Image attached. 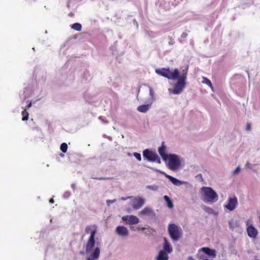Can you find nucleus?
I'll list each match as a JSON object with an SVG mask.
<instances>
[{"label":"nucleus","instance_id":"f257e3e1","mask_svg":"<svg viewBox=\"0 0 260 260\" xmlns=\"http://www.w3.org/2000/svg\"><path fill=\"white\" fill-rule=\"evenodd\" d=\"M187 72L188 67L181 72H179L177 69L171 70L169 68H164V77L173 81L177 80L173 84V87L169 89L170 92L174 94H179L183 91L186 86Z\"/></svg>","mask_w":260,"mask_h":260},{"label":"nucleus","instance_id":"f03ea898","mask_svg":"<svg viewBox=\"0 0 260 260\" xmlns=\"http://www.w3.org/2000/svg\"><path fill=\"white\" fill-rule=\"evenodd\" d=\"M182 158L176 154L166 152V147L164 145V161L166 167L173 172H177L182 168Z\"/></svg>","mask_w":260,"mask_h":260},{"label":"nucleus","instance_id":"7ed1b4c3","mask_svg":"<svg viewBox=\"0 0 260 260\" xmlns=\"http://www.w3.org/2000/svg\"><path fill=\"white\" fill-rule=\"evenodd\" d=\"M85 233L90 235L85 246L86 252L88 253L92 251L95 245V236L97 233L96 225L93 224L87 226L85 229Z\"/></svg>","mask_w":260,"mask_h":260},{"label":"nucleus","instance_id":"20e7f679","mask_svg":"<svg viewBox=\"0 0 260 260\" xmlns=\"http://www.w3.org/2000/svg\"><path fill=\"white\" fill-rule=\"evenodd\" d=\"M200 193L201 199L205 203L213 204L218 200L217 193L210 187H202Z\"/></svg>","mask_w":260,"mask_h":260},{"label":"nucleus","instance_id":"39448f33","mask_svg":"<svg viewBox=\"0 0 260 260\" xmlns=\"http://www.w3.org/2000/svg\"><path fill=\"white\" fill-rule=\"evenodd\" d=\"M168 231L170 238L174 241H177L182 236L181 228L174 223H170L168 225Z\"/></svg>","mask_w":260,"mask_h":260},{"label":"nucleus","instance_id":"423d86ee","mask_svg":"<svg viewBox=\"0 0 260 260\" xmlns=\"http://www.w3.org/2000/svg\"><path fill=\"white\" fill-rule=\"evenodd\" d=\"M143 156L145 158L150 161H157L160 162V159L158 155L149 149H145L143 151Z\"/></svg>","mask_w":260,"mask_h":260},{"label":"nucleus","instance_id":"0eeeda50","mask_svg":"<svg viewBox=\"0 0 260 260\" xmlns=\"http://www.w3.org/2000/svg\"><path fill=\"white\" fill-rule=\"evenodd\" d=\"M238 204L237 198L235 196H233L229 198L228 203L226 205H224V208L230 211H232L237 208Z\"/></svg>","mask_w":260,"mask_h":260},{"label":"nucleus","instance_id":"6e6552de","mask_svg":"<svg viewBox=\"0 0 260 260\" xmlns=\"http://www.w3.org/2000/svg\"><path fill=\"white\" fill-rule=\"evenodd\" d=\"M164 175L167 178L173 185L176 186H180L182 185H185L188 187L191 186V184L188 182L179 180V179L169 175L165 172H164Z\"/></svg>","mask_w":260,"mask_h":260},{"label":"nucleus","instance_id":"1a4fd4ad","mask_svg":"<svg viewBox=\"0 0 260 260\" xmlns=\"http://www.w3.org/2000/svg\"><path fill=\"white\" fill-rule=\"evenodd\" d=\"M122 219L129 225L136 224L139 222V219L135 215H125L122 217Z\"/></svg>","mask_w":260,"mask_h":260},{"label":"nucleus","instance_id":"9d476101","mask_svg":"<svg viewBox=\"0 0 260 260\" xmlns=\"http://www.w3.org/2000/svg\"><path fill=\"white\" fill-rule=\"evenodd\" d=\"M247 233L248 236L251 238H255L258 234V231L252 224L249 225V220L246 222Z\"/></svg>","mask_w":260,"mask_h":260},{"label":"nucleus","instance_id":"9b49d317","mask_svg":"<svg viewBox=\"0 0 260 260\" xmlns=\"http://www.w3.org/2000/svg\"><path fill=\"white\" fill-rule=\"evenodd\" d=\"M145 203V200L141 198H136L132 201L133 208L135 210L140 209Z\"/></svg>","mask_w":260,"mask_h":260},{"label":"nucleus","instance_id":"f8f14e48","mask_svg":"<svg viewBox=\"0 0 260 260\" xmlns=\"http://www.w3.org/2000/svg\"><path fill=\"white\" fill-rule=\"evenodd\" d=\"M116 233L121 237H126L128 235V231L127 229L124 226H118L115 230Z\"/></svg>","mask_w":260,"mask_h":260},{"label":"nucleus","instance_id":"ddd939ff","mask_svg":"<svg viewBox=\"0 0 260 260\" xmlns=\"http://www.w3.org/2000/svg\"><path fill=\"white\" fill-rule=\"evenodd\" d=\"M100 248L96 247L90 254V256L87 257L86 260H96L99 258L100 254Z\"/></svg>","mask_w":260,"mask_h":260},{"label":"nucleus","instance_id":"4468645a","mask_svg":"<svg viewBox=\"0 0 260 260\" xmlns=\"http://www.w3.org/2000/svg\"><path fill=\"white\" fill-rule=\"evenodd\" d=\"M203 252L208 255L215 257L216 256V251L214 249H211L208 247H203L199 250L198 252Z\"/></svg>","mask_w":260,"mask_h":260},{"label":"nucleus","instance_id":"2eb2a0df","mask_svg":"<svg viewBox=\"0 0 260 260\" xmlns=\"http://www.w3.org/2000/svg\"><path fill=\"white\" fill-rule=\"evenodd\" d=\"M173 251V248L170 243L166 238H164V251L166 253H171Z\"/></svg>","mask_w":260,"mask_h":260},{"label":"nucleus","instance_id":"dca6fc26","mask_svg":"<svg viewBox=\"0 0 260 260\" xmlns=\"http://www.w3.org/2000/svg\"><path fill=\"white\" fill-rule=\"evenodd\" d=\"M139 215L143 216H153L154 213L150 208L145 207L139 212Z\"/></svg>","mask_w":260,"mask_h":260},{"label":"nucleus","instance_id":"f3484780","mask_svg":"<svg viewBox=\"0 0 260 260\" xmlns=\"http://www.w3.org/2000/svg\"><path fill=\"white\" fill-rule=\"evenodd\" d=\"M151 105V104L140 105L137 108V110L140 112L145 113L150 109Z\"/></svg>","mask_w":260,"mask_h":260},{"label":"nucleus","instance_id":"a211bd4d","mask_svg":"<svg viewBox=\"0 0 260 260\" xmlns=\"http://www.w3.org/2000/svg\"><path fill=\"white\" fill-rule=\"evenodd\" d=\"M164 199L166 201L168 207L170 209H172L174 207V204L170 198L167 196H164Z\"/></svg>","mask_w":260,"mask_h":260},{"label":"nucleus","instance_id":"6ab92c4d","mask_svg":"<svg viewBox=\"0 0 260 260\" xmlns=\"http://www.w3.org/2000/svg\"><path fill=\"white\" fill-rule=\"evenodd\" d=\"M239 226L240 223L238 221H234L233 220H231L229 221L230 228L232 230H234L236 228L239 227Z\"/></svg>","mask_w":260,"mask_h":260},{"label":"nucleus","instance_id":"aec40b11","mask_svg":"<svg viewBox=\"0 0 260 260\" xmlns=\"http://www.w3.org/2000/svg\"><path fill=\"white\" fill-rule=\"evenodd\" d=\"M202 82L204 84L208 85L210 87L211 90L212 91H213V87L212 86L211 82L210 81V80L209 79H208L206 77H203Z\"/></svg>","mask_w":260,"mask_h":260},{"label":"nucleus","instance_id":"412c9836","mask_svg":"<svg viewBox=\"0 0 260 260\" xmlns=\"http://www.w3.org/2000/svg\"><path fill=\"white\" fill-rule=\"evenodd\" d=\"M71 28L77 31H81L82 29V25L80 23H75L72 25Z\"/></svg>","mask_w":260,"mask_h":260},{"label":"nucleus","instance_id":"4be33fe9","mask_svg":"<svg viewBox=\"0 0 260 260\" xmlns=\"http://www.w3.org/2000/svg\"><path fill=\"white\" fill-rule=\"evenodd\" d=\"M21 114L22 115V120L23 121H26V120H27L28 119V112L26 111V110L23 111L22 112H21Z\"/></svg>","mask_w":260,"mask_h":260},{"label":"nucleus","instance_id":"5701e85b","mask_svg":"<svg viewBox=\"0 0 260 260\" xmlns=\"http://www.w3.org/2000/svg\"><path fill=\"white\" fill-rule=\"evenodd\" d=\"M60 150L62 152L66 153L68 149V145L66 143H63L60 145Z\"/></svg>","mask_w":260,"mask_h":260},{"label":"nucleus","instance_id":"b1692460","mask_svg":"<svg viewBox=\"0 0 260 260\" xmlns=\"http://www.w3.org/2000/svg\"><path fill=\"white\" fill-rule=\"evenodd\" d=\"M148 88H149V94H150V95L151 96V100L152 101H153L154 100V91H153V89L149 86L148 87Z\"/></svg>","mask_w":260,"mask_h":260},{"label":"nucleus","instance_id":"393cba45","mask_svg":"<svg viewBox=\"0 0 260 260\" xmlns=\"http://www.w3.org/2000/svg\"><path fill=\"white\" fill-rule=\"evenodd\" d=\"M240 167L238 166L236 168V169L233 172L232 174L233 175H236L239 173L240 172Z\"/></svg>","mask_w":260,"mask_h":260},{"label":"nucleus","instance_id":"a878e982","mask_svg":"<svg viewBox=\"0 0 260 260\" xmlns=\"http://www.w3.org/2000/svg\"><path fill=\"white\" fill-rule=\"evenodd\" d=\"M147 188L152 190H157L158 189V186L156 185H148L147 186Z\"/></svg>","mask_w":260,"mask_h":260},{"label":"nucleus","instance_id":"bb28decb","mask_svg":"<svg viewBox=\"0 0 260 260\" xmlns=\"http://www.w3.org/2000/svg\"><path fill=\"white\" fill-rule=\"evenodd\" d=\"M134 156L139 161L141 160V154L137 152L134 153Z\"/></svg>","mask_w":260,"mask_h":260},{"label":"nucleus","instance_id":"cd10ccee","mask_svg":"<svg viewBox=\"0 0 260 260\" xmlns=\"http://www.w3.org/2000/svg\"><path fill=\"white\" fill-rule=\"evenodd\" d=\"M156 260H162V250L159 251Z\"/></svg>","mask_w":260,"mask_h":260},{"label":"nucleus","instance_id":"c85d7f7f","mask_svg":"<svg viewBox=\"0 0 260 260\" xmlns=\"http://www.w3.org/2000/svg\"><path fill=\"white\" fill-rule=\"evenodd\" d=\"M156 73L162 76V69H157L155 70Z\"/></svg>","mask_w":260,"mask_h":260},{"label":"nucleus","instance_id":"c756f323","mask_svg":"<svg viewBox=\"0 0 260 260\" xmlns=\"http://www.w3.org/2000/svg\"><path fill=\"white\" fill-rule=\"evenodd\" d=\"M158 152L160 155L162 157V145L159 147Z\"/></svg>","mask_w":260,"mask_h":260},{"label":"nucleus","instance_id":"7c9ffc66","mask_svg":"<svg viewBox=\"0 0 260 260\" xmlns=\"http://www.w3.org/2000/svg\"><path fill=\"white\" fill-rule=\"evenodd\" d=\"M115 202H116V200H108L107 201V204L108 206H109L111 204Z\"/></svg>","mask_w":260,"mask_h":260},{"label":"nucleus","instance_id":"2f4dec72","mask_svg":"<svg viewBox=\"0 0 260 260\" xmlns=\"http://www.w3.org/2000/svg\"><path fill=\"white\" fill-rule=\"evenodd\" d=\"M251 124L250 123H248L246 124V130L247 131H251Z\"/></svg>","mask_w":260,"mask_h":260},{"label":"nucleus","instance_id":"473e14b6","mask_svg":"<svg viewBox=\"0 0 260 260\" xmlns=\"http://www.w3.org/2000/svg\"><path fill=\"white\" fill-rule=\"evenodd\" d=\"M252 164L247 162L245 165V167L250 169H252Z\"/></svg>","mask_w":260,"mask_h":260},{"label":"nucleus","instance_id":"72a5a7b5","mask_svg":"<svg viewBox=\"0 0 260 260\" xmlns=\"http://www.w3.org/2000/svg\"><path fill=\"white\" fill-rule=\"evenodd\" d=\"M168 254L164 252V260H168Z\"/></svg>","mask_w":260,"mask_h":260},{"label":"nucleus","instance_id":"f704fd0d","mask_svg":"<svg viewBox=\"0 0 260 260\" xmlns=\"http://www.w3.org/2000/svg\"><path fill=\"white\" fill-rule=\"evenodd\" d=\"M187 37V34L186 33V32H183L182 33V34L181 35V37L182 38H185Z\"/></svg>","mask_w":260,"mask_h":260},{"label":"nucleus","instance_id":"c9c22d12","mask_svg":"<svg viewBox=\"0 0 260 260\" xmlns=\"http://www.w3.org/2000/svg\"><path fill=\"white\" fill-rule=\"evenodd\" d=\"M174 40H172V39H170V41H169V44L170 45H172L173 44H174Z\"/></svg>","mask_w":260,"mask_h":260},{"label":"nucleus","instance_id":"e433bc0d","mask_svg":"<svg viewBox=\"0 0 260 260\" xmlns=\"http://www.w3.org/2000/svg\"><path fill=\"white\" fill-rule=\"evenodd\" d=\"M196 177H197V178H200V179H201L202 180L203 179V178H202V174H198V175H197Z\"/></svg>","mask_w":260,"mask_h":260},{"label":"nucleus","instance_id":"4c0bfd02","mask_svg":"<svg viewBox=\"0 0 260 260\" xmlns=\"http://www.w3.org/2000/svg\"><path fill=\"white\" fill-rule=\"evenodd\" d=\"M31 106V103L30 102L26 107V109H28Z\"/></svg>","mask_w":260,"mask_h":260},{"label":"nucleus","instance_id":"58836bf2","mask_svg":"<svg viewBox=\"0 0 260 260\" xmlns=\"http://www.w3.org/2000/svg\"><path fill=\"white\" fill-rule=\"evenodd\" d=\"M49 202L51 203H54V200L53 199H51L49 201Z\"/></svg>","mask_w":260,"mask_h":260},{"label":"nucleus","instance_id":"ea45409f","mask_svg":"<svg viewBox=\"0 0 260 260\" xmlns=\"http://www.w3.org/2000/svg\"><path fill=\"white\" fill-rule=\"evenodd\" d=\"M80 253L81 254H84V252L83 251H80Z\"/></svg>","mask_w":260,"mask_h":260},{"label":"nucleus","instance_id":"a19ab883","mask_svg":"<svg viewBox=\"0 0 260 260\" xmlns=\"http://www.w3.org/2000/svg\"><path fill=\"white\" fill-rule=\"evenodd\" d=\"M208 210H211V209L208 208L207 211H208Z\"/></svg>","mask_w":260,"mask_h":260},{"label":"nucleus","instance_id":"79ce46f5","mask_svg":"<svg viewBox=\"0 0 260 260\" xmlns=\"http://www.w3.org/2000/svg\"><path fill=\"white\" fill-rule=\"evenodd\" d=\"M121 199H122V200H125V199H124V198H122Z\"/></svg>","mask_w":260,"mask_h":260},{"label":"nucleus","instance_id":"37998d69","mask_svg":"<svg viewBox=\"0 0 260 260\" xmlns=\"http://www.w3.org/2000/svg\"><path fill=\"white\" fill-rule=\"evenodd\" d=\"M198 257L199 259H201V257H199V256H198Z\"/></svg>","mask_w":260,"mask_h":260}]
</instances>
